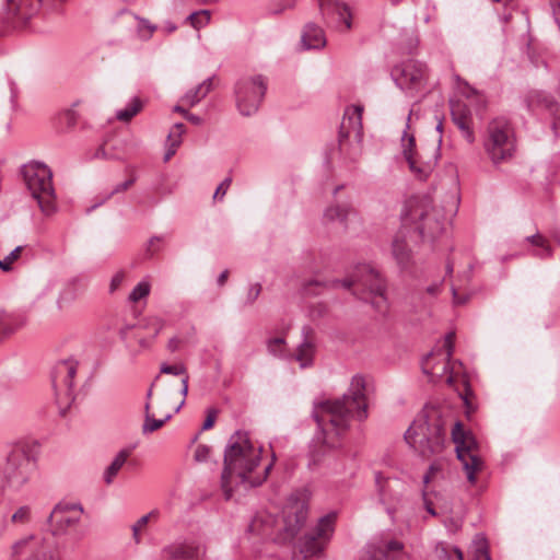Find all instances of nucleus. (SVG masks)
<instances>
[{
	"mask_svg": "<svg viewBox=\"0 0 560 560\" xmlns=\"http://www.w3.org/2000/svg\"><path fill=\"white\" fill-rule=\"evenodd\" d=\"M143 108V102L135 96L131 98L129 104L121 109L116 112V118L122 122H129Z\"/></svg>",
	"mask_w": 560,
	"mask_h": 560,
	"instance_id": "obj_31",
	"label": "nucleus"
},
{
	"mask_svg": "<svg viewBox=\"0 0 560 560\" xmlns=\"http://www.w3.org/2000/svg\"><path fill=\"white\" fill-rule=\"evenodd\" d=\"M59 118L68 127H73L77 124L78 114L73 108H67L60 114Z\"/></svg>",
	"mask_w": 560,
	"mask_h": 560,
	"instance_id": "obj_46",
	"label": "nucleus"
},
{
	"mask_svg": "<svg viewBox=\"0 0 560 560\" xmlns=\"http://www.w3.org/2000/svg\"><path fill=\"white\" fill-rule=\"evenodd\" d=\"M401 149L411 173L419 179H427L436 166L439 148L417 149L415 137L405 131L401 137Z\"/></svg>",
	"mask_w": 560,
	"mask_h": 560,
	"instance_id": "obj_10",
	"label": "nucleus"
},
{
	"mask_svg": "<svg viewBox=\"0 0 560 560\" xmlns=\"http://www.w3.org/2000/svg\"><path fill=\"white\" fill-rule=\"evenodd\" d=\"M165 27H166L168 33H172V32H174L177 28V26L175 24L171 23V22L166 23Z\"/></svg>",
	"mask_w": 560,
	"mask_h": 560,
	"instance_id": "obj_64",
	"label": "nucleus"
},
{
	"mask_svg": "<svg viewBox=\"0 0 560 560\" xmlns=\"http://www.w3.org/2000/svg\"><path fill=\"white\" fill-rule=\"evenodd\" d=\"M401 233L402 232H399L393 240L392 253L399 267L402 270H409L410 266H408V264L410 261V249L400 235Z\"/></svg>",
	"mask_w": 560,
	"mask_h": 560,
	"instance_id": "obj_27",
	"label": "nucleus"
},
{
	"mask_svg": "<svg viewBox=\"0 0 560 560\" xmlns=\"http://www.w3.org/2000/svg\"><path fill=\"white\" fill-rule=\"evenodd\" d=\"M436 557L439 560H463V552L457 547L441 544L436 548Z\"/></svg>",
	"mask_w": 560,
	"mask_h": 560,
	"instance_id": "obj_33",
	"label": "nucleus"
},
{
	"mask_svg": "<svg viewBox=\"0 0 560 560\" xmlns=\"http://www.w3.org/2000/svg\"><path fill=\"white\" fill-rule=\"evenodd\" d=\"M537 101L539 103H541L542 106H545L546 108H548L550 110H552L555 107H557V103L551 95L539 93L537 95Z\"/></svg>",
	"mask_w": 560,
	"mask_h": 560,
	"instance_id": "obj_51",
	"label": "nucleus"
},
{
	"mask_svg": "<svg viewBox=\"0 0 560 560\" xmlns=\"http://www.w3.org/2000/svg\"><path fill=\"white\" fill-rule=\"evenodd\" d=\"M307 518V504L302 493H292L283 510V530L288 538H294Z\"/></svg>",
	"mask_w": 560,
	"mask_h": 560,
	"instance_id": "obj_19",
	"label": "nucleus"
},
{
	"mask_svg": "<svg viewBox=\"0 0 560 560\" xmlns=\"http://www.w3.org/2000/svg\"><path fill=\"white\" fill-rule=\"evenodd\" d=\"M424 508L427 510V512L432 515V516H435L436 515V512L432 505V503L430 501H428L425 498H424Z\"/></svg>",
	"mask_w": 560,
	"mask_h": 560,
	"instance_id": "obj_62",
	"label": "nucleus"
},
{
	"mask_svg": "<svg viewBox=\"0 0 560 560\" xmlns=\"http://www.w3.org/2000/svg\"><path fill=\"white\" fill-rule=\"evenodd\" d=\"M32 517V510L28 505L20 506L12 515L11 521L16 524H27Z\"/></svg>",
	"mask_w": 560,
	"mask_h": 560,
	"instance_id": "obj_43",
	"label": "nucleus"
},
{
	"mask_svg": "<svg viewBox=\"0 0 560 560\" xmlns=\"http://www.w3.org/2000/svg\"><path fill=\"white\" fill-rule=\"evenodd\" d=\"M135 182H136V178H129V179L116 185L113 188V190L109 191L106 195V197L100 202V205L103 203L105 200H108L109 198H112L114 195L128 190L133 185ZM97 206H98V203L95 205L93 208H96Z\"/></svg>",
	"mask_w": 560,
	"mask_h": 560,
	"instance_id": "obj_45",
	"label": "nucleus"
},
{
	"mask_svg": "<svg viewBox=\"0 0 560 560\" xmlns=\"http://www.w3.org/2000/svg\"><path fill=\"white\" fill-rule=\"evenodd\" d=\"M261 447L255 445L247 432H235L224 451V468L221 485L226 500L233 497V486L250 489L260 486L267 478L272 463L265 466L260 474L255 468L260 462Z\"/></svg>",
	"mask_w": 560,
	"mask_h": 560,
	"instance_id": "obj_2",
	"label": "nucleus"
},
{
	"mask_svg": "<svg viewBox=\"0 0 560 560\" xmlns=\"http://www.w3.org/2000/svg\"><path fill=\"white\" fill-rule=\"evenodd\" d=\"M188 20L195 28H200L208 24L210 21V12L208 10H201L189 14Z\"/></svg>",
	"mask_w": 560,
	"mask_h": 560,
	"instance_id": "obj_40",
	"label": "nucleus"
},
{
	"mask_svg": "<svg viewBox=\"0 0 560 560\" xmlns=\"http://www.w3.org/2000/svg\"><path fill=\"white\" fill-rule=\"evenodd\" d=\"M25 318L24 317H14L7 316L0 317V336H9L13 334L15 330L24 326Z\"/></svg>",
	"mask_w": 560,
	"mask_h": 560,
	"instance_id": "obj_32",
	"label": "nucleus"
},
{
	"mask_svg": "<svg viewBox=\"0 0 560 560\" xmlns=\"http://www.w3.org/2000/svg\"><path fill=\"white\" fill-rule=\"evenodd\" d=\"M357 217L354 209L348 203H337L327 207L323 220L325 224L338 222L343 230L349 228V222Z\"/></svg>",
	"mask_w": 560,
	"mask_h": 560,
	"instance_id": "obj_23",
	"label": "nucleus"
},
{
	"mask_svg": "<svg viewBox=\"0 0 560 560\" xmlns=\"http://www.w3.org/2000/svg\"><path fill=\"white\" fill-rule=\"evenodd\" d=\"M228 277H229V271L228 270L222 271L217 279L218 285L223 287L228 280Z\"/></svg>",
	"mask_w": 560,
	"mask_h": 560,
	"instance_id": "obj_59",
	"label": "nucleus"
},
{
	"mask_svg": "<svg viewBox=\"0 0 560 560\" xmlns=\"http://www.w3.org/2000/svg\"><path fill=\"white\" fill-rule=\"evenodd\" d=\"M178 147L174 145V144H168L166 143V151H165V154H164V162H167L171 160V158L176 153Z\"/></svg>",
	"mask_w": 560,
	"mask_h": 560,
	"instance_id": "obj_55",
	"label": "nucleus"
},
{
	"mask_svg": "<svg viewBox=\"0 0 560 560\" xmlns=\"http://www.w3.org/2000/svg\"><path fill=\"white\" fill-rule=\"evenodd\" d=\"M427 67L417 60H407L396 66L392 71V77L396 85L409 94L418 91L425 79Z\"/></svg>",
	"mask_w": 560,
	"mask_h": 560,
	"instance_id": "obj_17",
	"label": "nucleus"
},
{
	"mask_svg": "<svg viewBox=\"0 0 560 560\" xmlns=\"http://www.w3.org/2000/svg\"><path fill=\"white\" fill-rule=\"evenodd\" d=\"M452 293H453V301L455 304H464L465 303L466 299L460 298L455 288H452Z\"/></svg>",
	"mask_w": 560,
	"mask_h": 560,
	"instance_id": "obj_61",
	"label": "nucleus"
},
{
	"mask_svg": "<svg viewBox=\"0 0 560 560\" xmlns=\"http://www.w3.org/2000/svg\"><path fill=\"white\" fill-rule=\"evenodd\" d=\"M318 7L322 16H330V9L336 11L331 20L327 23L339 31H348L352 26V15L347 4L338 0H318Z\"/></svg>",
	"mask_w": 560,
	"mask_h": 560,
	"instance_id": "obj_21",
	"label": "nucleus"
},
{
	"mask_svg": "<svg viewBox=\"0 0 560 560\" xmlns=\"http://www.w3.org/2000/svg\"><path fill=\"white\" fill-rule=\"evenodd\" d=\"M483 149L494 165L508 163L516 153V137L510 121L503 117L492 119L486 129Z\"/></svg>",
	"mask_w": 560,
	"mask_h": 560,
	"instance_id": "obj_6",
	"label": "nucleus"
},
{
	"mask_svg": "<svg viewBox=\"0 0 560 560\" xmlns=\"http://www.w3.org/2000/svg\"><path fill=\"white\" fill-rule=\"evenodd\" d=\"M341 285L350 289L352 285L360 288L363 292L362 300L370 302L378 313H386L388 308L387 298L385 295V282L380 273L369 265H361L355 268L351 278L343 280H332L330 287Z\"/></svg>",
	"mask_w": 560,
	"mask_h": 560,
	"instance_id": "obj_5",
	"label": "nucleus"
},
{
	"mask_svg": "<svg viewBox=\"0 0 560 560\" xmlns=\"http://www.w3.org/2000/svg\"><path fill=\"white\" fill-rule=\"evenodd\" d=\"M474 558L472 560H491L487 539L482 535H477L474 539Z\"/></svg>",
	"mask_w": 560,
	"mask_h": 560,
	"instance_id": "obj_35",
	"label": "nucleus"
},
{
	"mask_svg": "<svg viewBox=\"0 0 560 560\" xmlns=\"http://www.w3.org/2000/svg\"><path fill=\"white\" fill-rule=\"evenodd\" d=\"M129 455L130 452L128 450H121L117 453L110 465L104 471V481L106 485H110L114 481L115 477L125 465Z\"/></svg>",
	"mask_w": 560,
	"mask_h": 560,
	"instance_id": "obj_28",
	"label": "nucleus"
},
{
	"mask_svg": "<svg viewBox=\"0 0 560 560\" xmlns=\"http://www.w3.org/2000/svg\"><path fill=\"white\" fill-rule=\"evenodd\" d=\"M205 547L192 539L176 540L161 551L162 560H202Z\"/></svg>",
	"mask_w": 560,
	"mask_h": 560,
	"instance_id": "obj_20",
	"label": "nucleus"
},
{
	"mask_svg": "<svg viewBox=\"0 0 560 560\" xmlns=\"http://www.w3.org/2000/svg\"><path fill=\"white\" fill-rule=\"evenodd\" d=\"M78 362L73 359L61 360L56 363L51 372V383L55 390L56 402L62 413L74 400L73 378L77 374Z\"/></svg>",
	"mask_w": 560,
	"mask_h": 560,
	"instance_id": "obj_13",
	"label": "nucleus"
},
{
	"mask_svg": "<svg viewBox=\"0 0 560 560\" xmlns=\"http://www.w3.org/2000/svg\"><path fill=\"white\" fill-rule=\"evenodd\" d=\"M366 409V383L363 376L355 375L341 398L315 406L313 417L320 430L323 443L335 447L337 439L349 429L350 419L363 421L368 417Z\"/></svg>",
	"mask_w": 560,
	"mask_h": 560,
	"instance_id": "obj_1",
	"label": "nucleus"
},
{
	"mask_svg": "<svg viewBox=\"0 0 560 560\" xmlns=\"http://www.w3.org/2000/svg\"><path fill=\"white\" fill-rule=\"evenodd\" d=\"M185 133V126L182 122L175 124L170 130L166 139V143L179 147L182 143V137Z\"/></svg>",
	"mask_w": 560,
	"mask_h": 560,
	"instance_id": "obj_39",
	"label": "nucleus"
},
{
	"mask_svg": "<svg viewBox=\"0 0 560 560\" xmlns=\"http://www.w3.org/2000/svg\"><path fill=\"white\" fill-rule=\"evenodd\" d=\"M526 240L535 247L533 255L538 258H548L552 256V248L548 241L539 233L527 236Z\"/></svg>",
	"mask_w": 560,
	"mask_h": 560,
	"instance_id": "obj_29",
	"label": "nucleus"
},
{
	"mask_svg": "<svg viewBox=\"0 0 560 560\" xmlns=\"http://www.w3.org/2000/svg\"><path fill=\"white\" fill-rule=\"evenodd\" d=\"M361 107H355L353 110V115L348 118L347 126V119L343 118L341 122V130H340V138H348L349 136V128L359 129L361 127Z\"/></svg>",
	"mask_w": 560,
	"mask_h": 560,
	"instance_id": "obj_34",
	"label": "nucleus"
},
{
	"mask_svg": "<svg viewBox=\"0 0 560 560\" xmlns=\"http://www.w3.org/2000/svg\"><path fill=\"white\" fill-rule=\"evenodd\" d=\"M454 332L446 334L442 348L435 352L429 353L422 360V371L430 376V381L436 382L444 380L450 385L454 383V366L451 362L454 351Z\"/></svg>",
	"mask_w": 560,
	"mask_h": 560,
	"instance_id": "obj_11",
	"label": "nucleus"
},
{
	"mask_svg": "<svg viewBox=\"0 0 560 560\" xmlns=\"http://www.w3.org/2000/svg\"><path fill=\"white\" fill-rule=\"evenodd\" d=\"M138 33L142 39L151 38L152 34L156 30V26L151 24L145 19H138Z\"/></svg>",
	"mask_w": 560,
	"mask_h": 560,
	"instance_id": "obj_44",
	"label": "nucleus"
},
{
	"mask_svg": "<svg viewBox=\"0 0 560 560\" xmlns=\"http://www.w3.org/2000/svg\"><path fill=\"white\" fill-rule=\"evenodd\" d=\"M214 421H215V411L213 410L208 413L206 420L203 421L202 430L211 429L214 424Z\"/></svg>",
	"mask_w": 560,
	"mask_h": 560,
	"instance_id": "obj_54",
	"label": "nucleus"
},
{
	"mask_svg": "<svg viewBox=\"0 0 560 560\" xmlns=\"http://www.w3.org/2000/svg\"><path fill=\"white\" fill-rule=\"evenodd\" d=\"M150 322L154 328V336H156L163 328V322L158 317L151 318Z\"/></svg>",
	"mask_w": 560,
	"mask_h": 560,
	"instance_id": "obj_57",
	"label": "nucleus"
},
{
	"mask_svg": "<svg viewBox=\"0 0 560 560\" xmlns=\"http://www.w3.org/2000/svg\"><path fill=\"white\" fill-rule=\"evenodd\" d=\"M151 284L147 279L141 280L138 284L132 289L128 296V301L131 303H137L140 300L147 298L150 294Z\"/></svg>",
	"mask_w": 560,
	"mask_h": 560,
	"instance_id": "obj_36",
	"label": "nucleus"
},
{
	"mask_svg": "<svg viewBox=\"0 0 560 560\" xmlns=\"http://www.w3.org/2000/svg\"><path fill=\"white\" fill-rule=\"evenodd\" d=\"M159 514V512L156 510H153L151 512H149L148 514L141 516L133 525H132V536H133V539L136 540V542H140V536H139V533L141 530V528H143L149 520L151 517H155L156 515Z\"/></svg>",
	"mask_w": 560,
	"mask_h": 560,
	"instance_id": "obj_41",
	"label": "nucleus"
},
{
	"mask_svg": "<svg viewBox=\"0 0 560 560\" xmlns=\"http://www.w3.org/2000/svg\"><path fill=\"white\" fill-rule=\"evenodd\" d=\"M125 278H126L125 271H122V270L117 271L112 277V280L109 283V292L114 293L122 284V282L125 281Z\"/></svg>",
	"mask_w": 560,
	"mask_h": 560,
	"instance_id": "obj_50",
	"label": "nucleus"
},
{
	"mask_svg": "<svg viewBox=\"0 0 560 560\" xmlns=\"http://www.w3.org/2000/svg\"><path fill=\"white\" fill-rule=\"evenodd\" d=\"M83 511V506L80 503L59 502L56 504L47 520L52 535L61 536L68 534L70 529L80 523Z\"/></svg>",
	"mask_w": 560,
	"mask_h": 560,
	"instance_id": "obj_15",
	"label": "nucleus"
},
{
	"mask_svg": "<svg viewBox=\"0 0 560 560\" xmlns=\"http://www.w3.org/2000/svg\"><path fill=\"white\" fill-rule=\"evenodd\" d=\"M455 211V201L447 208L429 195L415 196L406 202L402 225L413 226L422 240L431 241L444 232Z\"/></svg>",
	"mask_w": 560,
	"mask_h": 560,
	"instance_id": "obj_3",
	"label": "nucleus"
},
{
	"mask_svg": "<svg viewBox=\"0 0 560 560\" xmlns=\"http://www.w3.org/2000/svg\"><path fill=\"white\" fill-rule=\"evenodd\" d=\"M336 513L319 518L316 527L306 534L300 542V551L305 558L318 556L330 540L335 530Z\"/></svg>",
	"mask_w": 560,
	"mask_h": 560,
	"instance_id": "obj_14",
	"label": "nucleus"
},
{
	"mask_svg": "<svg viewBox=\"0 0 560 560\" xmlns=\"http://www.w3.org/2000/svg\"><path fill=\"white\" fill-rule=\"evenodd\" d=\"M210 451H211L210 447L207 445H203V444L198 445L196 447L195 454H194L195 460L199 462V463L208 460V458L210 456Z\"/></svg>",
	"mask_w": 560,
	"mask_h": 560,
	"instance_id": "obj_48",
	"label": "nucleus"
},
{
	"mask_svg": "<svg viewBox=\"0 0 560 560\" xmlns=\"http://www.w3.org/2000/svg\"><path fill=\"white\" fill-rule=\"evenodd\" d=\"M301 336L302 340L296 347L294 360L299 362L301 369H306L314 364L316 353L314 329L310 325H304L301 329Z\"/></svg>",
	"mask_w": 560,
	"mask_h": 560,
	"instance_id": "obj_22",
	"label": "nucleus"
},
{
	"mask_svg": "<svg viewBox=\"0 0 560 560\" xmlns=\"http://www.w3.org/2000/svg\"><path fill=\"white\" fill-rule=\"evenodd\" d=\"M173 110L182 114L184 117H185V113H188V110L185 109L183 105H175Z\"/></svg>",
	"mask_w": 560,
	"mask_h": 560,
	"instance_id": "obj_63",
	"label": "nucleus"
},
{
	"mask_svg": "<svg viewBox=\"0 0 560 560\" xmlns=\"http://www.w3.org/2000/svg\"><path fill=\"white\" fill-rule=\"evenodd\" d=\"M22 250V246H16L4 259H0V269L5 272L10 271L12 264L20 258Z\"/></svg>",
	"mask_w": 560,
	"mask_h": 560,
	"instance_id": "obj_42",
	"label": "nucleus"
},
{
	"mask_svg": "<svg viewBox=\"0 0 560 560\" xmlns=\"http://www.w3.org/2000/svg\"><path fill=\"white\" fill-rule=\"evenodd\" d=\"M451 114L454 124L462 131L463 137L466 139L468 143H472L475 141V135L472 129L469 126L470 120V110L467 106L457 101L451 103Z\"/></svg>",
	"mask_w": 560,
	"mask_h": 560,
	"instance_id": "obj_24",
	"label": "nucleus"
},
{
	"mask_svg": "<svg viewBox=\"0 0 560 560\" xmlns=\"http://www.w3.org/2000/svg\"><path fill=\"white\" fill-rule=\"evenodd\" d=\"M452 440L455 444L457 459L462 464L466 478L470 485H476L477 474L485 469V462L479 455L478 443L474 435L464 430L457 421L452 429Z\"/></svg>",
	"mask_w": 560,
	"mask_h": 560,
	"instance_id": "obj_9",
	"label": "nucleus"
},
{
	"mask_svg": "<svg viewBox=\"0 0 560 560\" xmlns=\"http://www.w3.org/2000/svg\"><path fill=\"white\" fill-rule=\"evenodd\" d=\"M440 288H441V282L439 283H433L431 285H429L427 288V292L431 295H435L439 291H440Z\"/></svg>",
	"mask_w": 560,
	"mask_h": 560,
	"instance_id": "obj_60",
	"label": "nucleus"
},
{
	"mask_svg": "<svg viewBox=\"0 0 560 560\" xmlns=\"http://www.w3.org/2000/svg\"><path fill=\"white\" fill-rule=\"evenodd\" d=\"M261 292V285L259 283H254L249 287L245 304L252 305L254 302L258 299L259 294Z\"/></svg>",
	"mask_w": 560,
	"mask_h": 560,
	"instance_id": "obj_47",
	"label": "nucleus"
},
{
	"mask_svg": "<svg viewBox=\"0 0 560 560\" xmlns=\"http://www.w3.org/2000/svg\"><path fill=\"white\" fill-rule=\"evenodd\" d=\"M75 299V292L72 288L65 290L58 298V306L62 308L65 304H69Z\"/></svg>",
	"mask_w": 560,
	"mask_h": 560,
	"instance_id": "obj_49",
	"label": "nucleus"
},
{
	"mask_svg": "<svg viewBox=\"0 0 560 560\" xmlns=\"http://www.w3.org/2000/svg\"><path fill=\"white\" fill-rule=\"evenodd\" d=\"M22 175L40 211L45 215L54 214L57 205L50 168L42 162H31L22 167Z\"/></svg>",
	"mask_w": 560,
	"mask_h": 560,
	"instance_id": "obj_7",
	"label": "nucleus"
},
{
	"mask_svg": "<svg viewBox=\"0 0 560 560\" xmlns=\"http://www.w3.org/2000/svg\"><path fill=\"white\" fill-rule=\"evenodd\" d=\"M179 348V340L177 338H172L168 340L167 342V349L171 351V352H175L177 351Z\"/></svg>",
	"mask_w": 560,
	"mask_h": 560,
	"instance_id": "obj_58",
	"label": "nucleus"
},
{
	"mask_svg": "<svg viewBox=\"0 0 560 560\" xmlns=\"http://www.w3.org/2000/svg\"><path fill=\"white\" fill-rule=\"evenodd\" d=\"M37 470L36 458L26 445L14 446L3 467V479L8 488L20 491L26 486Z\"/></svg>",
	"mask_w": 560,
	"mask_h": 560,
	"instance_id": "obj_8",
	"label": "nucleus"
},
{
	"mask_svg": "<svg viewBox=\"0 0 560 560\" xmlns=\"http://www.w3.org/2000/svg\"><path fill=\"white\" fill-rule=\"evenodd\" d=\"M404 555L405 546L400 540L381 535L368 544L360 560H400Z\"/></svg>",
	"mask_w": 560,
	"mask_h": 560,
	"instance_id": "obj_18",
	"label": "nucleus"
},
{
	"mask_svg": "<svg viewBox=\"0 0 560 560\" xmlns=\"http://www.w3.org/2000/svg\"><path fill=\"white\" fill-rule=\"evenodd\" d=\"M172 415H167L163 419H154L150 413L145 415L144 423L142 425V432L144 434L152 433L156 430H159L163 424L170 420Z\"/></svg>",
	"mask_w": 560,
	"mask_h": 560,
	"instance_id": "obj_38",
	"label": "nucleus"
},
{
	"mask_svg": "<svg viewBox=\"0 0 560 560\" xmlns=\"http://www.w3.org/2000/svg\"><path fill=\"white\" fill-rule=\"evenodd\" d=\"M406 442L422 456L440 454L444 447L445 428L436 416H419L405 433Z\"/></svg>",
	"mask_w": 560,
	"mask_h": 560,
	"instance_id": "obj_4",
	"label": "nucleus"
},
{
	"mask_svg": "<svg viewBox=\"0 0 560 560\" xmlns=\"http://www.w3.org/2000/svg\"><path fill=\"white\" fill-rule=\"evenodd\" d=\"M160 371H161V373H164V374L182 376L180 394L185 398L188 394V381H189V376L187 374L185 365H183V364L170 365V364L163 363V364H161Z\"/></svg>",
	"mask_w": 560,
	"mask_h": 560,
	"instance_id": "obj_30",
	"label": "nucleus"
},
{
	"mask_svg": "<svg viewBox=\"0 0 560 560\" xmlns=\"http://www.w3.org/2000/svg\"><path fill=\"white\" fill-rule=\"evenodd\" d=\"M269 354L276 358L284 357L285 340L282 337L270 338L266 342Z\"/></svg>",
	"mask_w": 560,
	"mask_h": 560,
	"instance_id": "obj_37",
	"label": "nucleus"
},
{
	"mask_svg": "<svg viewBox=\"0 0 560 560\" xmlns=\"http://www.w3.org/2000/svg\"><path fill=\"white\" fill-rule=\"evenodd\" d=\"M185 118L190 121L191 124L194 125H201L202 124V118L198 115H195V114H191V113H185Z\"/></svg>",
	"mask_w": 560,
	"mask_h": 560,
	"instance_id": "obj_56",
	"label": "nucleus"
},
{
	"mask_svg": "<svg viewBox=\"0 0 560 560\" xmlns=\"http://www.w3.org/2000/svg\"><path fill=\"white\" fill-rule=\"evenodd\" d=\"M301 39L306 49H319L326 45L324 31L312 22L305 25Z\"/></svg>",
	"mask_w": 560,
	"mask_h": 560,
	"instance_id": "obj_25",
	"label": "nucleus"
},
{
	"mask_svg": "<svg viewBox=\"0 0 560 560\" xmlns=\"http://www.w3.org/2000/svg\"><path fill=\"white\" fill-rule=\"evenodd\" d=\"M162 242V237L161 236H152L149 241H148V245H147V253L149 254V256H152L154 254V252L156 250L155 249V245L161 243Z\"/></svg>",
	"mask_w": 560,
	"mask_h": 560,
	"instance_id": "obj_53",
	"label": "nucleus"
},
{
	"mask_svg": "<svg viewBox=\"0 0 560 560\" xmlns=\"http://www.w3.org/2000/svg\"><path fill=\"white\" fill-rule=\"evenodd\" d=\"M50 544L40 537L30 535L15 541L11 547L10 560H52Z\"/></svg>",
	"mask_w": 560,
	"mask_h": 560,
	"instance_id": "obj_16",
	"label": "nucleus"
},
{
	"mask_svg": "<svg viewBox=\"0 0 560 560\" xmlns=\"http://www.w3.org/2000/svg\"><path fill=\"white\" fill-rule=\"evenodd\" d=\"M232 183V178L231 177H226L220 185L219 187L217 188L214 195H213V198H220L222 199L224 197V195L226 194L230 185Z\"/></svg>",
	"mask_w": 560,
	"mask_h": 560,
	"instance_id": "obj_52",
	"label": "nucleus"
},
{
	"mask_svg": "<svg viewBox=\"0 0 560 560\" xmlns=\"http://www.w3.org/2000/svg\"><path fill=\"white\" fill-rule=\"evenodd\" d=\"M266 91L267 83L262 75L240 79L234 89L236 107L240 114L252 116L257 113Z\"/></svg>",
	"mask_w": 560,
	"mask_h": 560,
	"instance_id": "obj_12",
	"label": "nucleus"
},
{
	"mask_svg": "<svg viewBox=\"0 0 560 560\" xmlns=\"http://www.w3.org/2000/svg\"><path fill=\"white\" fill-rule=\"evenodd\" d=\"M213 89V78L203 80L196 88L187 91L180 98V102L188 106H196L201 100H203Z\"/></svg>",
	"mask_w": 560,
	"mask_h": 560,
	"instance_id": "obj_26",
	"label": "nucleus"
}]
</instances>
